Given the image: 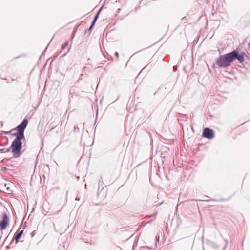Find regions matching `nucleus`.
<instances>
[{"label":"nucleus","mask_w":250,"mask_h":250,"mask_svg":"<svg viewBox=\"0 0 250 250\" xmlns=\"http://www.w3.org/2000/svg\"><path fill=\"white\" fill-rule=\"evenodd\" d=\"M94 26V24H91V25L90 26L89 29H88V31H91L92 30V29L93 28V26Z\"/></svg>","instance_id":"10"},{"label":"nucleus","mask_w":250,"mask_h":250,"mask_svg":"<svg viewBox=\"0 0 250 250\" xmlns=\"http://www.w3.org/2000/svg\"><path fill=\"white\" fill-rule=\"evenodd\" d=\"M24 138L16 136V138L13 141L11 145V148L12 152L14 156H19L21 153V149L22 148V142L21 140Z\"/></svg>","instance_id":"2"},{"label":"nucleus","mask_w":250,"mask_h":250,"mask_svg":"<svg viewBox=\"0 0 250 250\" xmlns=\"http://www.w3.org/2000/svg\"><path fill=\"white\" fill-rule=\"evenodd\" d=\"M203 201H205L206 202H208V200H204Z\"/></svg>","instance_id":"16"},{"label":"nucleus","mask_w":250,"mask_h":250,"mask_svg":"<svg viewBox=\"0 0 250 250\" xmlns=\"http://www.w3.org/2000/svg\"><path fill=\"white\" fill-rule=\"evenodd\" d=\"M245 57H248V56L245 53H239L237 49L234 50L228 53L220 55L216 59L213 65L214 67L219 68H227L230 66L233 61L236 59L242 64Z\"/></svg>","instance_id":"1"},{"label":"nucleus","mask_w":250,"mask_h":250,"mask_svg":"<svg viewBox=\"0 0 250 250\" xmlns=\"http://www.w3.org/2000/svg\"><path fill=\"white\" fill-rule=\"evenodd\" d=\"M9 218L6 213H3L2 215V221L0 223V227L1 229H5L8 225Z\"/></svg>","instance_id":"5"},{"label":"nucleus","mask_w":250,"mask_h":250,"mask_svg":"<svg viewBox=\"0 0 250 250\" xmlns=\"http://www.w3.org/2000/svg\"><path fill=\"white\" fill-rule=\"evenodd\" d=\"M23 233V230H21L20 232H19L18 233L15 234L14 238H15V242L16 244L18 243L19 239L22 236Z\"/></svg>","instance_id":"6"},{"label":"nucleus","mask_w":250,"mask_h":250,"mask_svg":"<svg viewBox=\"0 0 250 250\" xmlns=\"http://www.w3.org/2000/svg\"><path fill=\"white\" fill-rule=\"evenodd\" d=\"M202 135L203 137L208 139H211L214 136V132L212 129L206 127L203 129Z\"/></svg>","instance_id":"4"},{"label":"nucleus","mask_w":250,"mask_h":250,"mask_svg":"<svg viewBox=\"0 0 250 250\" xmlns=\"http://www.w3.org/2000/svg\"><path fill=\"white\" fill-rule=\"evenodd\" d=\"M115 56H116L117 58H118V57H119V53H118L117 52H116L115 53Z\"/></svg>","instance_id":"12"},{"label":"nucleus","mask_w":250,"mask_h":250,"mask_svg":"<svg viewBox=\"0 0 250 250\" xmlns=\"http://www.w3.org/2000/svg\"><path fill=\"white\" fill-rule=\"evenodd\" d=\"M75 200H78V201H79V200H80V198H79V197H77L76 198Z\"/></svg>","instance_id":"15"},{"label":"nucleus","mask_w":250,"mask_h":250,"mask_svg":"<svg viewBox=\"0 0 250 250\" xmlns=\"http://www.w3.org/2000/svg\"><path fill=\"white\" fill-rule=\"evenodd\" d=\"M51 128L50 129V130H52V129H53L55 127V126L56 125H52V124H51Z\"/></svg>","instance_id":"11"},{"label":"nucleus","mask_w":250,"mask_h":250,"mask_svg":"<svg viewBox=\"0 0 250 250\" xmlns=\"http://www.w3.org/2000/svg\"><path fill=\"white\" fill-rule=\"evenodd\" d=\"M28 124V120L24 119L17 126L16 130L17 132L14 135L15 136L24 138V131L27 127Z\"/></svg>","instance_id":"3"},{"label":"nucleus","mask_w":250,"mask_h":250,"mask_svg":"<svg viewBox=\"0 0 250 250\" xmlns=\"http://www.w3.org/2000/svg\"><path fill=\"white\" fill-rule=\"evenodd\" d=\"M249 47L250 48V42L249 43Z\"/></svg>","instance_id":"17"},{"label":"nucleus","mask_w":250,"mask_h":250,"mask_svg":"<svg viewBox=\"0 0 250 250\" xmlns=\"http://www.w3.org/2000/svg\"><path fill=\"white\" fill-rule=\"evenodd\" d=\"M70 50V48L69 47H67V51L66 52V53H65V54L67 53Z\"/></svg>","instance_id":"13"},{"label":"nucleus","mask_w":250,"mask_h":250,"mask_svg":"<svg viewBox=\"0 0 250 250\" xmlns=\"http://www.w3.org/2000/svg\"><path fill=\"white\" fill-rule=\"evenodd\" d=\"M85 188H86V184L85 185Z\"/></svg>","instance_id":"18"},{"label":"nucleus","mask_w":250,"mask_h":250,"mask_svg":"<svg viewBox=\"0 0 250 250\" xmlns=\"http://www.w3.org/2000/svg\"><path fill=\"white\" fill-rule=\"evenodd\" d=\"M9 132H9V131H5V132H4V134H8Z\"/></svg>","instance_id":"14"},{"label":"nucleus","mask_w":250,"mask_h":250,"mask_svg":"<svg viewBox=\"0 0 250 250\" xmlns=\"http://www.w3.org/2000/svg\"><path fill=\"white\" fill-rule=\"evenodd\" d=\"M68 42H66L64 44L62 45V49H65V48L68 46Z\"/></svg>","instance_id":"9"},{"label":"nucleus","mask_w":250,"mask_h":250,"mask_svg":"<svg viewBox=\"0 0 250 250\" xmlns=\"http://www.w3.org/2000/svg\"><path fill=\"white\" fill-rule=\"evenodd\" d=\"M0 151H1L2 153H6L9 151V149L4 148L0 149Z\"/></svg>","instance_id":"8"},{"label":"nucleus","mask_w":250,"mask_h":250,"mask_svg":"<svg viewBox=\"0 0 250 250\" xmlns=\"http://www.w3.org/2000/svg\"><path fill=\"white\" fill-rule=\"evenodd\" d=\"M100 10H99L98 13L96 14V15H95V16L94 17V19L92 22V24L95 25L98 18V17H99V14H100Z\"/></svg>","instance_id":"7"}]
</instances>
